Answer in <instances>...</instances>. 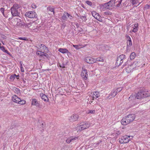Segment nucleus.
I'll return each mask as SVG.
<instances>
[{
    "label": "nucleus",
    "mask_w": 150,
    "mask_h": 150,
    "mask_svg": "<svg viewBox=\"0 0 150 150\" xmlns=\"http://www.w3.org/2000/svg\"><path fill=\"white\" fill-rule=\"evenodd\" d=\"M115 4V1L111 0L107 3L102 4L100 6V8L103 11L107 9H111L114 8Z\"/></svg>",
    "instance_id": "obj_1"
},
{
    "label": "nucleus",
    "mask_w": 150,
    "mask_h": 150,
    "mask_svg": "<svg viewBox=\"0 0 150 150\" xmlns=\"http://www.w3.org/2000/svg\"><path fill=\"white\" fill-rule=\"evenodd\" d=\"M90 124L87 122H81L76 127V129L78 131H81L88 129L90 126Z\"/></svg>",
    "instance_id": "obj_2"
},
{
    "label": "nucleus",
    "mask_w": 150,
    "mask_h": 150,
    "mask_svg": "<svg viewBox=\"0 0 150 150\" xmlns=\"http://www.w3.org/2000/svg\"><path fill=\"white\" fill-rule=\"evenodd\" d=\"M19 6L18 4H14L11 8V13L13 16H18L19 15L18 12V9L19 8Z\"/></svg>",
    "instance_id": "obj_3"
},
{
    "label": "nucleus",
    "mask_w": 150,
    "mask_h": 150,
    "mask_svg": "<svg viewBox=\"0 0 150 150\" xmlns=\"http://www.w3.org/2000/svg\"><path fill=\"white\" fill-rule=\"evenodd\" d=\"M39 47L40 50L37 51L36 54L37 55L43 57V54H44V52H42V51L43 50H46L47 48L44 45L42 44H40L39 45Z\"/></svg>",
    "instance_id": "obj_4"
},
{
    "label": "nucleus",
    "mask_w": 150,
    "mask_h": 150,
    "mask_svg": "<svg viewBox=\"0 0 150 150\" xmlns=\"http://www.w3.org/2000/svg\"><path fill=\"white\" fill-rule=\"evenodd\" d=\"M130 136L124 135L119 139V142L121 144L126 143L130 141L129 138Z\"/></svg>",
    "instance_id": "obj_5"
},
{
    "label": "nucleus",
    "mask_w": 150,
    "mask_h": 150,
    "mask_svg": "<svg viewBox=\"0 0 150 150\" xmlns=\"http://www.w3.org/2000/svg\"><path fill=\"white\" fill-rule=\"evenodd\" d=\"M25 16L26 17L30 18H34L37 17V14L34 11H30L26 13Z\"/></svg>",
    "instance_id": "obj_6"
},
{
    "label": "nucleus",
    "mask_w": 150,
    "mask_h": 150,
    "mask_svg": "<svg viewBox=\"0 0 150 150\" xmlns=\"http://www.w3.org/2000/svg\"><path fill=\"white\" fill-rule=\"evenodd\" d=\"M125 55L123 54H122L117 57L116 60L117 65H121L123 63V60L125 59Z\"/></svg>",
    "instance_id": "obj_7"
},
{
    "label": "nucleus",
    "mask_w": 150,
    "mask_h": 150,
    "mask_svg": "<svg viewBox=\"0 0 150 150\" xmlns=\"http://www.w3.org/2000/svg\"><path fill=\"white\" fill-rule=\"evenodd\" d=\"M85 61L89 64H93L96 62L95 59L89 56L86 57L85 59Z\"/></svg>",
    "instance_id": "obj_8"
},
{
    "label": "nucleus",
    "mask_w": 150,
    "mask_h": 150,
    "mask_svg": "<svg viewBox=\"0 0 150 150\" xmlns=\"http://www.w3.org/2000/svg\"><path fill=\"white\" fill-rule=\"evenodd\" d=\"M92 14L94 18L99 21L102 22L103 21V19L100 18L98 13L96 12L95 11H92Z\"/></svg>",
    "instance_id": "obj_9"
},
{
    "label": "nucleus",
    "mask_w": 150,
    "mask_h": 150,
    "mask_svg": "<svg viewBox=\"0 0 150 150\" xmlns=\"http://www.w3.org/2000/svg\"><path fill=\"white\" fill-rule=\"evenodd\" d=\"M126 38L127 40V50H129L131 47L132 45V42L130 37L128 36H126Z\"/></svg>",
    "instance_id": "obj_10"
},
{
    "label": "nucleus",
    "mask_w": 150,
    "mask_h": 150,
    "mask_svg": "<svg viewBox=\"0 0 150 150\" xmlns=\"http://www.w3.org/2000/svg\"><path fill=\"white\" fill-rule=\"evenodd\" d=\"M81 76L85 80L87 79L88 75L87 74V71L86 69L82 68V71L81 73Z\"/></svg>",
    "instance_id": "obj_11"
},
{
    "label": "nucleus",
    "mask_w": 150,
    "mask_h": 150,
    "mask_svg": "<svg viewBox=\"0 0 150 150\" xmlns=\"http://www.w3.org/2000/svg\"><path fill=\"white\" fill-rule=\"evenodd\" d=\"M79 115L77 114H73L69 118V120L70 122H74L78 120L79 118Z\"/></svg>",
    "instance_id": "obj_12"
},
{
    "label": "nucleus",
    "mask_w": 150,
    "mask_h": 150,
    "mask_svg": "<svg viewBox=\"0 0 150 150\" xmlns=\"http://www.w3.org/2000/svg\"><path fill=\"white\" fill-rule=\"evenodd\" d=\"M130 123L132 122L135 118V115L134 114H130L126 117Z\"/></svg>",
    "instance_id": "obj_13"
},
{
    "label": "nucleus",
    "mask_w": 150,
    "mask_h": 150,
    "mask_svg": "<svg viewBox=\"0 0 150 150\" xmlns=\"http://www.w3.org/2000/svg\"><path fill=\"white\" fill-rule=\"evenodd\" d=\"M121 123L122 125H126L130 123L126 117L123 118L122 119L121 121Z\"/></svg>",
    "instance_id": "obj_14"
},
{
    "label": "nucleus",
    "mask_w": 150,
    "mask_h": 150,
    "mask_svg": "<svg viewBox=\"0 0 150 150\" xmlns=\"http://www.w3.org/2000/svg\"><path fill=\"white\" fill-rule=\"evenodd\" d=\"M117 94V92L115 89H113L110 93L109 95V99L115 97Z\"/></svg>",
    "instance_id": "obj_15"
},
{
    "label": "nucleus",
    "mask_w": 150,
    "mask_h": 150,
    "mask_svg": "<svg viewBox=\"0 0 150 150\" xmlns=\"http://www.w3.org/2000/svg\"><path fill=\"white\" fill-rule=\"evenodd\" d=\"M143 91H141L138 92L136 95L135 98L137 99H140L144 98Z\"/></svg>",
    "instance_id": "obj_16"
},
{
    "label": "nucleus",
    "mask_w": 150,
    "mask_h": 150,
    "mask_svg": "<svg viewBox=\"0 0 150 150\" xmlns=\"http://www.w3.org/2000/svg\"><path fill=\"white\" fill-rule=\"evenodd\" d=\"M141 64V63L139 61H136L134 62L133 64H132V66L133 67L134 69H136L140 67Z\"/></svg>",
    "instance_id": "obj_17"
},
{
    "label": "nucleus",
    "mask_w": 150,
    "mask_h": 150,
    "mask_svg": "<svg viewBox=\"0 0 150 150\" xmlns=\"http://www.w3.org/2000/svg\"><path fill=\"white\" fill-rule=\"evenodd\" d=\"M100 96L99 93L97 91L94 92L93 93V96H90V99H92V100H94V98H97Z\"/></svg>",
    "instance_id": "obj_18"
},
{
    "label": "nucleus",
    "mask_w": 150,
    "mask_h": 150,
    "mask_svg": "<svg viewBox=\"0 0 150 150\" xmlns=\"http://www.w3.org/2000/svg\"><path fill=\"white\" fill-rule=\"evenodd\" d=\"M78 139V137H71L67 139L66 142L67 143H69L72 141H74Z\"/></svg>",
    "instance_id": "obj_19"
},
{
    "label": "nucleus",
    "mask_w": 150,
    "mask_h": 150,
    "mask_svg": "<svg viewBox=\"0 0 150 150\" xmlns=\"http://www.w3.org/2000/svg\"><path fill=\"white\" fill-rule=\"evenodd\" d=\"M130 1L132 3L133 5L134 6V7H136L138 6L142 2V1L140 3H139V4L137 5V4L139 2L138 0H130Z\"/></svg>",
    "instance_id": "obj_20"
},
{
    "label": "nucleus",
    "mask_w": 150,
    "mask_h": 150,
    "mask_svg": "<svg viewBox=\"0 0 150 150\" xmlns=\"http://www.w3.org/2000/svg\"><path fill=\"white\" fill-rule=\"evenodd\" d=\"M12 101L16 103H18L20 98L16 95H13L12 97Z\"/></svg>",
    "instance_id": "obj_21"
},
{
    "label": "nucleus",
    "mask_w": 150,
    "mask_h": 150,
    "mask_svg": "<svg viewBox=\"0 0 150 150\" xmlns=\"http://www.w3.org/2000/svg\"><path fill=\"white\" fill-rule=\"evenodd\" d=\"M133 69V67L132 65H129L125 69V71L127 73H129Z\"/></svg>",
    "instance_id": "obj_22"
},
{
    "label": "nucleus",
    "mask_w": 150,
    "mask_h": 150,
    "mask_svg": "<svg viewBox=\"0 0 150 150\" xmlns=\"http://www.w3.org/2000/svg\"><path fill=\"white\" fill-rule=\"evenodd\" d=\"M143 96L144 98L150 96V91H143Z\"/></svg>",
    "instance_id": "obj_23"
},
{
    "label": "nucleus",
    "mask_w": 150,
    "mask_h": 150,
    "mask_svg": "<svg viewBox=\"0 0 150 150\" xmlns=\"http://www.w3.org/2000/svg\"><path fill=\"white\" fill-rule=\"evenodd\" d=\"M58 51L59 52L63 54L68 53L69 52L68 50L66 48H59Z\"/></svg>",
    "instance_id": "obj_24"
},
{
    "label": "nucleus",
    "mask_w": 150,
    "mask_h": 150,
    "mask_svg": "<svg viewBox=\"0 0 150 150\" xmlns=\"http://www.w3.org/2000/svg\"><path fill=\"white\" fill-rule=\"evenodd\" d=\"M70 15L67 12H64L63 14V16L62 17V19L65 20L67 19V18L69 17Z\"/></svg>",
    "instance_id": "obj_25"
},
{
    "label": "nucleus",
    "mask_w": 150,
    "mask_h": 150,
    "mask_svg": "<svg viewBox=\"0 0 150 150\" xmlns=\"http://www.w3.org/2000/svg\"><path fill=\"white\" fill-rule=\"evenodd\" d=\"M39 104L37 100L35 98H33L32 100L31 105H32L37 106Z\"/></svg>",
    "instance_id": "obj_26"
},
{
    "label": "nucleus",
    "mask_w": 150,
    "mask_h": 150,
    "mask_svg": "<svg viewBox=\"0 0 150 150\" xmlns=\"http://www.w3.org/2000/svg\"><path fill=\"white\" fill-rule=\"evenodd\" d=\"M86 46L85 45L79 44L78 45H73V46L77 50H79L81 48L84 47Z\"/></svg>",
    "instance_id": "obj_27"
},
{
    "label": "nucleus",
    "mask_w": 150,
    "mask_h": 150,
    "mask_svg": "<svg viewBox=\"0 0 150 150\" xmlns=\"http://www.w3.org/2000/svg\"><path fill=\"white\" fill-rule=\"evenodd\" d=\"M42 99L45 101H47L48 100L47 96L43 93H41L40 94Z\"/></svg>",
    "instance_id": "obj_28"
},
{
    "label": "nucleus",
    "mask_w": 150,
    "mask_h": 150,
    "mask_svg": "<svg viewBox=\"0 0 150 150\" xmlns=\"http://www.w3.org/2000/svg\"><path fill=\"white\" fill-rule=\"evenodd\" d=\"M0 49L3 52L10 54V53L9 52L7 51V50H5V48L4 46H2V47H0Z\"/></svg>",
    "instance_id": "obj_29"
},
{
    "label": "nucleus",
    "mask_w": 150,
    "mask_h": 150,
    "mask_svg": "<svg viewBox=\"0 0 150 150\" xmlns=\"http://www.w3.org/2000/svg\"><path fill=\"white\" fill-rule=\"evenodd\" d=\"M47 10L48 11H50L51 12H53V14H54V8L51 6H49L47 8Z\"/></svg>",
    "instance_id": "obj_30"
},
{
    "label": "nucleus",
    "mask_w": 150,
    "mask_h": 150,
    "mask_svg": "<svg viewBox=\"0 0 150 150\" xmlns=\"http://www.w3.org/2000/svg\"><path fill=\"white\" fill-rule=\"evenodd\" d=\"M95 113V110H88L86 112L87 114H94Z\"/></svg>",
    "instance_id": "obj_31"
},
{
    "label": "nucleus",
    "mask_w": 150,
    "mask_h": 150,
    "mask_svg": "<svg viewBox=\"0 0 150 150\" xmlns=\"http://www.w3.org/2000/svg\"><path fill=\"white\" fill-rule=\"evenodd\" d=\"M136 57V54L134 52H132L131 54L130 58L131 59H133Z\"/></svg>",
    "instance_id": "obj_32"
},
{
    "label": "nucleus",
    "mask_w": 150,
    "mask_h": 150,
    "mask_svg": "<svg viewBox=\"0 0 150 150\" xmlns=\"http://www.w3.org/2000/svg\"><path fill=\"white\" fill-rule=\"evenodd\" d=\"M96 62L97 61H99L100 62H103L104 61V59L102 57H98L95 59Z\"/></svg>",
    "instance_id": "obj_33"
},
{
    "label": "nucleus",
    "mask_w": 150,
    "mask_h": 150,
    "mask_svg": "<svg viewBox=\"0 0 150 150\" xmlns=\"http://www.w3.org/2000/svg\"><path fill=\"white\" fill-rule=\"evenodd\" d=\"M26 103V101L25 100H21L20 99V100H19V102L18 103H19L21 105H23L25 104Z\"/></svg>",
    "instance_id": "obj_34"
},
{
    "label": "nucleus",
    "mask_w": 150,
    "mask_h": 150,
    "mask_svg": "<svg viewBox=\"0 0 150 150\" xmlns=\"http://www.w3.org/2000/svg\"><path fill=\"white\" fill-rule=\"evenodd\" d=\"M16 74H14L11 75L10 77V79L11 81H13L16 78Z\"/></svg>",
    "instance_id": "obj_35"
},
{
    "label": "nucleus",
    "mask_w": 150,
    "mask_h": 150,
    "mask_svg": "<svg viewBox=\"0 0 150 150\" xmlns=\"http://www.w3.org/2000/svg\"><path fill=\"white\" fill-rule=\"evenodd\" d=\"M88 101L87 102V104H91L92 103H93V100H92V99H90V96L88 98Z\"/></svg>",
    "instance_id": "obj_36"
},
{
    "label": "nucleus",
    "mask_w": 150,
    "mask_h": 150,
    "mask_svg": "<svg viewBox=\"0 0 150 150\" xmlns=\"http://www.w3.org/2000/svg\"><path fill=\"white\" fill-rule=\"evenodd\" d=\"M122 88L120 87L115 89L117 92V93H118V92L121 91L122 90Z\"/></svg>",
    "instance_id": "obj_37"
},
{
    "label": "nucleus",
    "mask_w": 150,
    "mask_h": 150,
    "mask_svg": "<svg viewBox=\"0 0 150 150\" xmlns=\"http://www.w3.org/2000/svg\"><path fill=\"white\" fill-rule=\"evenodd\" d=\"M80 18L83 21H85L87 20L86 17L85 16H81Z\"/></svg>",
    "instance_id": "obj_38"
},
{
    "label": "nucleus",
    "mask_w": 150,
    "mask_h": 150,
    "mask_svg": "<svg viewBox=\"0 0 150 150\" xmlns=\"http://www.w3.org/2000/svg\"><path fill=\"white\" fill-rule=\"evenodd\" d=\"M20 69H21V71L22 72H24V69L23 67V66L21 64V62Z\"/></svg>",
    "instance_id": "obj_39"
},
{
    "label": "nucleus",
    "mask_w": 150,
    "mask_h": 150,
    "mask_svg": "<svg viewBox=\"0 0 150 150\" xmlns=\"http://www.w3.org/2000/svg\"><path fill=\"white\" fill-rule=\"evenodd\" d=\"M86 4L90 6H91L92 4V2L89 1H86Z\"/></svg>",
    "instance_id": "obj_40"
},
{
    "label": "nucleus",
    "mask_w": 150,
    "mask_h": 150,
    "mask_svg": "<svg viewBox=\"0 0 150 150\" xmlns=\"http://www.w3.org/2000/svg\"><path fill=\"white\" fill-rule=\"evenodd\" d=\"M18 39L21 40H25V41L28 40V39H27V38L26 37H23V38L19 37L18 38Z\"/></svg>",
    "instance_id": "obj_41"
},
{
    "label": "nucleus",
    "mask_w": 150,
    "mask_h": 150,
    "mask_svg": "<svg viewBox=\"0 0 150 150\" xmlns=\"http://www.w3.org/2000/svg\"><path fill=\"white\" fill-rule=\"evenodd\" d=\"M0 11L1 12L3 15L4 16V8L3 7L1 8L0 9Z\"/></svg>",
    "instance_id": "obj_42"
},
{
    "label": "nucleus",
    "mask_w": 150,
    "mask_h": 150,
    "mask_svg": "<svg viewBox=\"0 0 150 150\" xmlns=\"http://www.w3.org/2000/svg\"><path fill=\"white\" fill-rule=\"evenodd\" d=\"M149 7H150L149 5L148 4H146L145 6V7L144 8L145 9H149Z\"/></svg>",
    "instance_id": "obj_43"
},
{
    "label": "nucleus",
    "mask_w": 150,
    "mask_h": 150,
    "mask_svg": "<svg viewBox=\"0 0 150 150\" xmlns=\"http://www.w3.org/2000/svg\"><path fill=\"white\" fill-rule=\"evenodd\" d=\"M45 57L46 58H48L49 57V55L48 54L46 53H45L44 52V54H43V56Z\"/></svg>",
    "instance_id": "obj_44"
},
{
    "label": "nucleus",
    "mask_w": 150,
    "mask_h": 150,
    "mask_svg": "<svg viewBox=\"0 0 150 150\" xmlns=\"http://www.w3.org/2000/svg\"><path fill=\"white\" fill-rule=\"evenodd\" d=\"M138 28H133V29L132 31L134 33H135V32H137L138 31Z\"/></svg>",
    "instance_id": "obj_45"
},
{
    "label": "nucleus",
    "mask_w": 150,
    "mask_h": 150,
    "mask_svg": "<svg viewBox=\"0 0 150 150\" xmlns=\"http://www.w3.org/2000/svg\"><path fill=\"white\" fill-rule=\"evenodd\" d=\"M31 7L33 8H36L37 6L35 4H33L32 5Z\"/></svg>",
    "instance_id": "obj_46"
},
{
    "label": "nucleus",
    "mask_w": 150,
    "mask_h": 150,
    "mask_svg": "<svg viewBox=\"0 0 150 150\" xmlns=\"http://www.w3.org/2000/svg\"><path fill=\"white\" fill-rule=\"evenodd\" d=\"M138 23L135 24L134 25V28H138Z\"/></svg>",
    "instance_id": "obj_47"
},
{
    "label": "nucleus",
    "mask_w": 150,
    "mask_h": 150,
    "mask_svg": "<svg viewBox=\"0 0 150 150\" xmlns=\"http://www.w3.org/2000/svg\"><path fill=\"white\" fill-rule=\"evenodd\" d=\"M122 0H119L118 1V4H117V6H119V5L121 4V3L122 1Z\"/></svg>",
    "instance_id": "obj_48"
},
{
    "label": "nucleus",
    "mask_w": 150,
    "mask_h": 150,
    "mask_svg": "<svg viewBox=\"0 0 150 150\" xmlns=\"http://www.w3.org/2000/svg\"><path fill=\"white\" fill-rule=\"evenodd\" d=\"M104 14L106 15H108L109 13L107 12H105L104 13Z\"/></svg>",
    "instance_id": "obj_49"
},
{
    "label": "nucleus",
    "mask_w": 150,
    "mask_h": 150,
    "mask_svg": "<svg viewBox=\"0 0 150 150\" xmlns=\"http://www.w3.org/2000/svg\"><path fill=\"white\" fill-rule=\"evenodd\" d=\"M16 78L17 79H19V76L18 75H16Z\"/></svg>",
    "instance_id": "obj_50"
},
{
    "label": "nucleus",
    "mask_w": 150,
    "mask_h": 150,
    "mask_svg": "<svg viewBox=\"0 0 150 150\" xmlns=\"http://www.w3.org/2000/svg\"><path fill=\"white\" fill-rule=\"evenodd\" d=\"M1 44L0 43V47H2V46H1Z\"/></svg>",
    "instance_id": "obj_51"
},
{
    "label": "nucleus",
    "mask_w": 150,
    "mask_h": 150,
    "mask_svg": "<svg viewBox=\"0 0 150 150\" xmlns=\"http://www.w3.org/2000/svg\"><path fill=\"white\" fill-rule=\"evenodd\" d=\"M2 43L3 45H4V43L3 42H2Z\"/></svg>",
    "instance_id": "obj_52"
},
{
    "label": "nucleus",
    "mask_w": 150,
    "mask_h": 150,
    "mask_svg": "<svg viewBox=\"0 0 150 150\" xmlns=\"http://www.w3.org/2000/svg\"><path fill=\"white\" fill-rule=\"evenodd\" d=\"M41 59H40L39 60V61H41Z\"/></svg>",
    "instance_id": "obj_53"
}]
</instances>
